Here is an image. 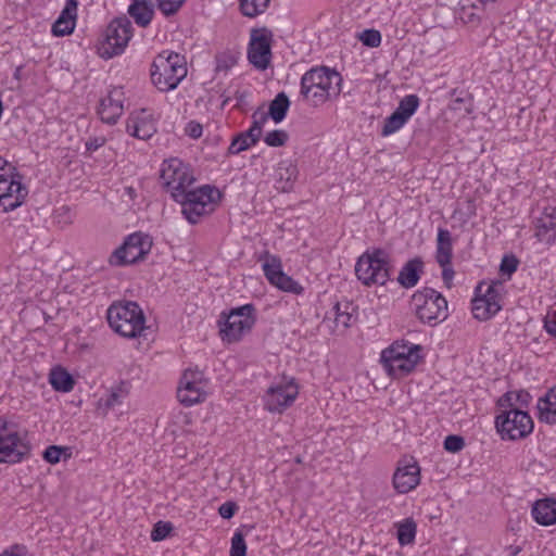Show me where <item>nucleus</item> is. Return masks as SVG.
<instances>
[{
  "label": "nucleus",
  "instance_id": "13",
  "mask_svg": "<svg viewBox=\"0 0 556 556\" xmlns=\"http://www.w3.org/2000/svg\"><path fill=\"white\" fill-rule=\"evenodd\" d=\"M152 248V240L149 235L134 232L129 235L110 256V264L114 266H126L142 261Z\"/></svg>",
  "mask_w": 556,
  "mask_h": 556
},
{
  "label": "nucleus",
  "instance_id": "3",
  "mask_svg": "<svg viewBox=\"0 0 556 556\" xmlns=\"http://www.w3.org/2000/svg\"><path fill=\"white\" fill-rule=\"evenodd\" d=\"M187 73L185 56L174 51H162L151 65L152 84L162 92L176 89Z\"/></svg>",
  "mask_w": 556,
  "mask_h": 556
},
{
  "label": "nucleus",
  "instance_id": "33",
  "mask_svg": "<svg viewBox=\"0 0 556 556\" xmlns=\"http://www.w3.org/2000/svg\"><path fill=\"white\" fill-rule=\"evenodd\" d=\"M290 106V101L285 92H279L269 104L268 116L275 123H280L285 119Z\"/></svg>",
  "mask_w": 556,
  "mask_h": 556
},
{
  "label": "nucleus",
  "instance_id": "17",
  "mask_svg": "<svg viewBox=\"0 0 556 556\" xmlns=\"http://www.w3.org/2000/svg\"><path fill=\"white\" fill-rule=\"evenodd\" d=\"M207 380L203 371L195 369H186L177 389V397L185 406H192L206 397Z\"/></svg>",
  "mask_w": 556,
  "mask_h": 556
},
{
  "label": "nucleus",
  "instance_id": "48",
  "mask_svg": "<svg viewBox=\"0 0 556 556\" xmlns=\"http://www.w3.org/2000/svg\"><path fill=\"white\" fill-rule=\"evenodd\" d=\"M236 58L228 53H222L216 56V71H228L236 64Z\"/></svg>",
  "mask_w": 556,
  "mask_h": 556
},
{
  "label": "nucleus",
  "instance_id": "11",
  "mask_svg": "<svg viewBox=\"0 0 556 556\" xmlns=\"http://www.w3.org/2000/svg\"><path fill=\"white\" fill-rule=\"evenodd\" d=\"M14 168L0 156V211L10 212L21 206L27 194V188L13 175Z\"/></svg>",
  "mask_w": 556,
  "mask_h": 556
},
{
  "label": "nucleus",
  "instance_id": "45",
  "mask_svg": "<svg viewBox=\"0 0 556 556\" xmlns=\"http://www.w3.org/2000/svg\"><path fill=\"white\" fill-rule=\"evenodd\" d=\"M68 447L50 445L48 446L42 454L43 459L49 464H58L61 460V456L64 453H67Z\"/></svg>",
  "mask_w": 556,
  "mask_h": 556
},
{
  "label": "nucleus",
  "instance_id": "42",
  "mask_svg": "<svg viewBox=\"0 0 556 556\" xmlns=\"http://www.w3.org/2000/svg\"><path fill=\"white\" fill-rule=\"evenodd\" d=\"M186 0H156L159 10L166 16L176 14Z\"/></svg>",
  "mask_w": 556,
  "mask_h": 556
},
{
  "label": "nucleus",
  "instance_id": "58",
  "mask_svg": "<svg viewBox=\"0 0 556 556\" xmlns=\"http://www.w3.org/2000/svg\"><path fill=\"white\" fill-rule=\"evenodd\" d=\"M22 72H23V65L16 66L15 71L13 73V78L16 79L17 81L22 80Z\"/></svg>",
  "mask_w": 556,
  "mask_h": 556
},
{
  "label": "nucleus",
  "instance_id": "2",
  "mask_svg": "<svg viewBox=\"0 0 556 556\" xmlns=\"http://www.w3.org/2000/svg\"><path fill=\"white\" fill-rule=\"evenodd\" d=\"M111 329L127 339H135L146 330V317L137 302L116 301L106 311Z\"/></svg>",
  "mask_w": 556,
  "mask_h": 556
},
{
  "label": "nucleus",
  "instance_id": "53",
  "mask_svg": "<svg viewBox=\"0 0 556 556\" xmlns=\"http://www.w3.org/2000/svg\"><path fill=\"white\" fill-rule=\"evenodd\" d=\"M440 266L442 267V279H443V282H444V285L447 288H451L452 283H453V278H454L455 271H454V269H453L451 264H448V265H440Z\"/></svg>",
  "mask_w": 556,
  "mask_h": 556
},
{
  "label": "nucleus",
  "instance_id": "1",
  "mask_svg": "<svg viewBox=\"0 0 556 556\" xmlns=\"http://www.w3.org/2000/svg\"><path fill=\"white\" fill-rule=\"evenodd\" d=\"M342 77L336 70L315 66L301 77L300 94L313 106L326 103L341 93Z\"/></svg>",
  "mask_w": 556,
  "mask_h": 556
},
{
  "label": "nucleus",
  "instance_id": "60",
  "mask_svg": "<svg viewBox=\"0 0 556 556\" xmlns=\"http://www.w3.org/2000/svg\"><path fill=\"white\" fill-rule=\"evenodd\" d=\"M61 210L64 211L65 213H68V211H70L68 207H65V206H63Z\"/></svg>",
  "mask_w": 556,
  "mask_h": 556
},
{
  "label": "nucleus",
  "instance_id": "8",
  "mask_svg": "<svg viewBox=\"0 0 556 556\" xmlns=\"http://www.w3.org/2000/svg\"><path fill=\"white\" fill-rule=\"evenodd\" d=\"M504 283L500 280L481 281L475 289L471 312L476 319L486 321L503 307Z\"/></svg>",
  "mask_w": 556,
  "mask_h": 556
},
{
  "label": "nucleus",
  "instance_id": "37",
  "mask_svg": "<svg viewBox=\"0 0 556 556\" xmlns=\"http://www.w3.org/2000/svg\"><path fill=\"white\" fill-rule=\"evenodd\" d=\"M419 98L416 94L405 96L399 103L395 112L408 121L419 106Z\"/></svg>",
  "mask_w": 556,
  "mask_h": 556
},
{
  "label": "nucleus",
  "instance_id": "52",
  "mask_svg": "<svg viewBox=\"0 0 556 556\" xmlns=\"http://www.w3.org/2000/svg\"><path fill=\"white\" fill-rule=\"evenodd\" d=\"M105 141H106V139L104 137H92V138H89L86 141V143H85L86 150L88 152H94L99 148L103 147Z\"/></svg>",
  "mask_w": 556,
  "mask_h": 556
},
{
  "label": "nucleus",
  "instance_id": "21",
  "mask_svg": "<svg viewBox=\"0 0 556 556\" xmlns=\"http://www.w3.org/2000/svg\"><path fill=\"white\" fill-rule=\"evenodd\" d=\"M124 92L122 88L112 89L109 94L101 99L98 114L101 121L109 125L117 123L124 112Z\"/></svg>",
  "mask_w": 556,
  "mask_h": 556
},
{
  "label": "nucleus",
  "instance_id": "55",
  "mask_svg": "<svg viewBox=\"0 0 556 556\" xmlns=\"http://www.w3.org/2000/svg\"><path fill=\"white\" fill-rule=\"evenodd\" d=\"M202 130V126L194 122H190L186 128L187 134L194 139L201 137Z\"/></svg>",
  "mask_w": 556,
  "mask_h": 556
},
{
  "label": "nucleus",
  "instance_id": "56",
  "mask_svg": "<svg viewBox=\"0 0 556 556\" xmlns=\"http://www.w3.org/2000/svg\"><path fill=\"white\" fill-rule=\"evenodd\" d=\"M242 132L250 140V142H253L254 146L258 142V140L262 136V131H260L252 125L248 130L242 131Z\"/></svg>",
  "mask_w": 556,
  "mask_h": 556
},
{
  "label": "nucleus",
  "instance_id": "22",
  "mask_svg": "<svg viewBox=\"0 0 556 556\" xmlns=\"http://www.w3.org/2000/svg\"><path fill=\"white\" fill-rule=\"evenodd\" d=\"M534 236L546 244L556 241V206H546L536 218Z\"/></svg>",
  "mask_w": 556,
  "mask_h": 556
},
{
  "label": "nucleus",
  "instance_id": "43",
  "mask_svg": "<svg viewBox=\"0 0 556 556\" xmlns=\"http://www.w3.org/2000/svg\"><path fill=\"white\" fill-rule=\"evenodd\" d=\"M518 265L519 261L515 255H504L500 265V271L503 276H507L509 279L511 275L517 270Z\"/></svg>",
  "mask_w": 556,
  "mask_h": 556
},
{
  "label": "nucleus",
  "instance_id": "18",
  "mask_svg": "<svg viewBox=\"0 0 556 556\" xmlns=\"http://www.w3.org/2000/svg\"><path fill=\"white\" fill-rule=\"evenodd\" d=\"M262 267L267 280L279 290L296 295L303 293L304 288L282 271L281 260L278 256L266 253Z\"/></svg>",
  "mask_w": 556,
  "mask_h": 556
},
{
  "label": "nucleus",
  "instance_id": "49",
  "mask_svg": "<svg viewBox=\"0 0 556 556\" xmlns=\"http://www.w3.org/2000/svg\"><path fill=\"white\" fill-rule=\"evenodd\" d=\"M237 510L238 505L231 501L223 503L218 508V513L224 519H230Z\"/></svg>",
  "mask_w": 556,
  "mask_h": 556
},
{
  "label": "nucleus",
  "instance_id": "39",
  "mask_svg": "<svg viewBox=\"0 0 556 556\" xmlns=\"http://www.w3.org/2000/svg\"><path fill=\"white\" fill-rule=\"evenodd\" d=\"M253 142H250V140L243 135V132H239L230 142V146L228 147V154L237 155L249 148H251Z\"/></svg>",
  "mask_w": 556,
  "mask_h": 556
},
{
  "label": "nucleus",
  "instance_id": "47",
  "mask_svg": "<svg viewBox=\"0 0 556 556\" xmlns=\"http://www.w3.org/2000/svg\"><path fill=\"white\" fill-rule=\"evenodd\" d=\"M444 448L450 453H458L465 446V440L460 435L450 434L444 439Z\"/></svg>",
  "mask_w": 556,
  "mask_h": 556
},
{
  "label": "nucleus",
  "instance_id": "57",
  "mask_svg": "<svg viewBox=\"0 0 556 556\" xmlns=\"http://www.w3.org/2000/svg\"><path fill=\"white\" fill-rule=\"evenodd\" d=\"M544 329L546 332L556 338V319L546 317L544 319Z\"/></svg>",
  "mask_w": 556,
  "mask_h": 556
},
{
  "label": "nucleus",
  "instance_id": "4",
  "mask_svg": "<svg viewBox=\"0 0 556 556\" xmlns=\"http://www.w3.org/2000/svg\"><path fill=\"white\" fill-rule=\"evenodd\" d=\"M220 198V191L216 187L204 185L199 188L188 189L175 202L181 205V214L185 218L190 224H197L203 216L214 212Z\"/></svg>",
  "mask_w": 556,
  "mask_h": 556
},
{
  "label": "nucleus",
  "instance_id": "51",
  "mask_svg": "<svg viewBox=\"0 0 556 556\" xmlns=\"http://www.w3.org/2000/svg\"><path fill=\"white\" fill-rule=\"evenodd\" d=\"M268 114L261 111H255L252 115L253 123L252 126L258 129L260 131L263 130V126L268 121Z\"/></svg>",
  "mask_w": 556,
  "mask_h": 556
},
{
  "label": "nucleus",
  "instance_id": "5",
  "mask_svg": "<svg viewBox=\"0 0 556 556\" xmlns=\"http://www.w3.org/2000/svg\"><path fill=\"white\" fill-rule=\"evenodd\" d=\"M391 258L389 253L379 248L364 252L355 264L357 279L367 287L384 286L390 279Z\"/></svg>",
  "mask_w": 556,
  "mask_h": 556
},
{
  "label": "nucleus",
  "instance_id": "30",
  "mask_svg": "<svg viewBox=\"0 0 556 556\" xmlns=\"http://www.w3.org/2000/svg\"><path fill=\"white\" fill-rule=\"evenodd\" d=\"M539 418L548 425H556V386L538 403Z\"/></svg>",
  "mask_w": 556,
  "mask_h": 556
},
{
  "label": "nucleus",
  "instance_id": "35",
  "mask_svg": "<svg viewBox=\"0 0 556 556\" xmlns=\"http://www.w3.org/2000/svg\"><path fill=\"white\" fill-rule=\"evenodd\" d=\"M270 0H239L241 13L247 17H256L264 13Z\"/></svg>",
  "mask_w": 556,
  "mask_h": 556
},
{
  "label": "nucleus",
  "instance_id": "38",
  "mask_svg": "<svg viewBox=\"0 0 556 556\" xmlns=\"http://www.w3.org/2000/svg\"><path fill=\"white\" fill-rule=\"evenodd\" d=\"M407 121L404 119L400 114H397L395 111L386 118L381 135L383 137L390 136L397 130H400Z\"/></svg>",
  "mask_w": 556,
  "mask_h": 556
},
{
  "label": "nucleus",
  "instance_id": "34",
  "mask_svg": "<svg viewBox=\"0 0 556 556\" xmlns=\"http://www.w3.org/2000/svg\"><path fill=\"white\" fill-rule=\"evenodd\" d=\"M531 400V395L527 391H510L506 392L497 401L498 407H526Z\"/></svg>",
  "mask_w": 556,
  "mask_h": 556
},
{
  "label": "nucleus",
  "instance_id": "32",
  "mask_svg": "<svg viewBox=\"0 0 556 556\" xmlns=\"http://www.w3.org/2000/svg\"><path fill=\"white\" fill-rule=\"evenodd\" d=\"M353 311L354 307L351 302H337L332 307L336 326L338 328L341 327L342 329L350 327L352 321L355 319Z\"/></svg>",
  "mask_w": 556,
  "mask_h": 556
},
{
  "label": "nucleus",
  "instance_id": "19",
  "mask_svg": "<svg viewBox=\"0 0 556 556\" xmlns=\"http://www.w3.org/2000/svg\"><path fill=\"white\" fill-rule=\"evenodd\" d=\"M270 36L271 34L266 28L262 30L253 29L251 33L248 59L257 70L264 71L269 65L271 58Z\"/></svg>",
  "mask_w": 556,
  "mask_h": 556
},
{
  "label": "nucleus",
  "instance_id": "16",
  "mask_svg": "<svg viewBox=\"0 0 556 556\" xmlns=\"http://www.w3.org/2000/svg\"><path fill=\"white\" fill-rule=\"evenodd\" d=\"M299 395V386L294 378L283 377L273 383L263 396L264 407L270 413L281 414L290 407Z\"/></svg>",
  "mask_w": 556,
  "mask_h": 556
},
{
  "label": "nucleus",
  "instance_id": "9",
  "mask_svg": "<svg viewBox=\"0 0 556 556\" xmlns=\"http://www.w3.org/2000/svg\"><path fill=\"white\" fill-rule=\"evenodd\" d=\"M533 427L531 416L519 407H500L495 417V428L503 440H522L532 433Z\"/></svg>",
  "mask_w": 556,
  "mask_h": 556
},
{
  "label": "nucleus",
  "instance_id": "12",
  "mask_svg": "<svg viewBox=\"0 0 556 556\" xmlns=\"http://www.w3.org/2000/svg\"><path fill=\"white\" fill-rule=\"evenodd\" d=\"M132 37V25L127 16H118L111 21L104 34V40L99 47V54L103 59H111L122 54Z\"/></svg>",
  "mask_w": 556,
  "mask_h": 556
},
{
  "label": "nucleus",
  "instance_id": "25",
  "mask_svg": "<svg viewBox=\"0 0 556 556\" xmlns=\"http://www.w3.org/2000/svg\"><path fill=\"white\" fill-rule=\"evenodd\" d=\"M299 176V169L291 160H282L278 163L274 179L275 188L280 192H290Z\"/></svg>",
  "mask_w": 556,
  "mask_h": 556
},
{
  "label": "nucleus",
  "instance_id": "23",
  "mask_svg": "<svg viewBox=\"0 0 556 556\" xmlns=\"http://www.w3.org/2000/svg\"><path fill=\"white\" fill-rule=\"evenodd\" d=\"M420 480V468L417 463L399 467L393 475V486L401 493L405 494L414 490Z\"/></svg>",
  "mask_w": 556,
  "mask_h": 556
},
{
  "label": "nucleus",
  "instance_id": "41",
  "mask_svg": "<svg viewBox=\"0 0 556 556\" xmlns=\"http://www.w3.org/2000/svg\"><path fill=\"white\" fill-rule=\"evenodd\" d=\"M229 556H247V544L244 536L241 532H235L231 538L230 555Z\"/></svg>",
  "mask_w": 556,
  "mask_h": 556
},
{
  "label": "nucleus",
  "instance_id": "29",
  "mask_svg": "<svg viewBox=\"0 0 556 556\" xmlns=\"http://www.w3.org/2000/svg\"><path fill=\"white\" fill-rule=\"evenodd\" d=\"M453 241L451 232L447 229L439 228L437 237L435 260L439 265H448L452 263Z\"/></svg>",
  "mask_w": 556,
  "mask_h": 556
},
{
  "label": "nucleus",
  "instance_id": "50",
  "mask_svg": "<svg viewBox=\"0 0 556 556\" xmlns=\"http://www.w3.org/2000/svg\"><path fill=\"white\" fill-rule=\"evenodd\" d=\"M0 556H31L25 545L15 544L4 549Z\"/></svg>",
  "mask_w": 556,
  "mask_h": 556
},
{
  "label": "nucleus",
  "instance_id": "27",
  "mask_svg": "<svg viewBox=\"0 0 556 556\" xmlns=\"http://www.w3.org/2000/svg\"><path fill=\"white\" fill-rule=\"evenodd\" d=\"M422 268H424V262L421 261V258L415 257V258L409 260L401 268L399 276H397V282L403 288H406V289L415 287L420 279Z\"/></svg>",
  "mask_w": 556,
  "mask_h": 556
},
{
  "label": "nucleus",
  "instance_id": "24",
  "mask_svg": "<svg viewBox=\"0 0 556 556\" xmlns=\"http://www.w3.org/2000/svg\"><path fill=\"white\" fill-rule=\"evenodd\" d=\"M78 0H66L64 9L52 25V34L58 37L71 35L76 26Z\"/></svg>",
  "mask_w": 556,
  "mask_h": 556
},
{
  "label": "nucleus",
  "instance_id": "40",
  "mask_svg": "<svg viewBox=\"0 0 556 556\" xmlns=\"http://www.w3.org/2000/svg\"><path fill=\"white\" fill-rule=\"evenodd\" d=\"M288 138L289 136L286 130L275 129L266 134V136L264 137V142L268 147L278 148L285 146L286 142L288 141Z\"/></svg>",
  "mask_w": 556,
  "mask_h": 556
},
{
  "label": "nucleus",
  "instance_id": "44",
  "mask_svg": "<svg viewBox=\"0 0 556 556\" xmlns=\"http://www.w3.org/2000/svg\"><path fill=\"white\" fill-rule=\"evenodd\" d=\"M359 40L364 46L369 48H377L381 43V34L376 29H365L359 35Z\"/></svg>",
  "mask_w": 556,
  "mask_h": 556
},
{
  "label": "nucleus",
  "instance_id": "54",
  "mask_svg": "<svg viewBox=\"0 0 556 556\" xmlns=\"http://www.w3.org/2000/svg\"><path fill=\"white\" fill-rule=\"evenodd\" d=\"M121 394L117 391H112L106 399L104 400V406L106 408H112L117 404H121Z\"/></svg>",
  "mask_w": 556,
  "mask_h": 556
},
{
  "label": "nucleus",
  "instance_id": "59",
  "mask_svg": "<svg viewBox=\"0 0 556 556\" xmlns=\"http://www.w3.org/2000/svg\"><path fill=\"white\" fill-rule=\"evenodd\" d=\"M463 102H464V99H462V98H456V99L454 100V109H457L456 104H458V103H463Z\"/></svg>",
  "mask_w": 556,
  "mask_h": 556
},
{
  "label": "nucleus",
  "instance_id": "31",
  "mask_svg": "<svg viewBox=\"0 0 556 556\" xmlns=\"http://www.w3.org/2000/svg\"><path fill=\"white\" fill-rule=\"evenodd\" d=\"M49 382L55 391L70 392L73 390L75 381L67 370L58 366L51 369Z\"/></svg>",
  "mask_w": 556,
  "mask_h": 556
},
{
  "label": "nucleus",
  "instance_id": "20",
  "mask_svg": "<svg viewBox=\"0 0 556 556\" xmlns=\"http://www.w3.org/2000/svg\"><path fill=\"white\" fill-rule=\"evenodd\" d=\"M127 132L137 139L149 140L156 132V124L148 110L132 112L127 118Z\"/></svg>",
  "mask_w": 556,
  "mask_h": 556
},
{
  "label": "nucleus",
  "instance_id": "7",
  "mask_svg": "<svg viewBox=\"0 0 556 556\" xmlns=\"http://www.w3.org/2000/svg\"><path fill=\"white\" fill-rule=\"evenodd\" d=\"M410 304L422 324L434 326L448 316L446 299L432 288L417 290L412 296Z\"/></svg>",
  "mask_w": 556,
  "mask_h": 556
},
{
  "label": "nucleus",
  "instance_id": "14",
  "mask_svg": "<svg viewBox=\"0 0 556 556\" xmlns=\"http://www.w3.org/2000/svg\"><path fill=\"white\" fill-rule=\"evenodd\" d=\"M29 452V446L22 440L16 425L0 417V463H20Z\"/></svg>",
  "mask_w": 556,
  "mask_h": 556
},
{
  "label": "nucleus",
  "instance_id": "15",
  "mask_svg": "<svg viewBox=\"0 0 556 556\" xmlns=\"http://www.w3.org/2000/svg\"><path fill=\"white\" fill-rule=\"evenodd\" d=\"M225 320L220 325V334L223 340L227 342H236L241 337L251 330L255 323L254 306L245 304L240 307L233 308L228 315L223 313Z\"/></svg>",
  "mask_w": 556,
  "mask_h": 556
},
{
  "label": "nucleus",
  "instance_id": "36",
  "mask_svg": "<svg viewBox=\"0 0 556 556\" xmlns=\"http://www.w3.org/2000/svg\"><path fill=\"white\" fill-rule=\"evenodd\" d=\"M416 522L412 518H406L404 521L397 523V540L404 546L412 544L416 536Z\"/></svg>",
  "mask_w": 556,
  "mask_h": 556
},
{
  "label": "nucleus",
  "instance_id": "26",
  "mask_svg": "<svg viewBox=\"0 0 556 556\" xmlns=\"http://www.w3.org/2000/svg\"><path fill=\"white\" fill-rule=\"evenodd\" d=\"M531 516L543 527L556 525V498L543 497L536 500L531 507Z\"/></svg>",
  "mask_w": 556,
  "mask_h": 556
},
{
  "label": "nucleus",
  "instance_id": "10",
  "mask_svg": "<svg viewBox=\"0 0 556 556\" xmlns=\"http://www.w3.org/2000/svg\"><path fill=\"white\" fill-rule=\"evenodd\" d=\"M161 179L174 201L178 197H182V193L188 189L193 188V184L195 182L191 167L177 157H172L163 162Z\"/></svg>",
  "mask_w": 556,
  "mask_h": 556
},
{
  "label": "nucleus",
  "instance_id": "28",
  "mask_svg": "<svg viewBox=\"0 0 556 556\" xmlns=\"http://www.w3.org/2000/svg\"><path fill=\"white\" fill-rule=\"evenodd\" d=\"M127 12L138 26L147 27L153 18L154 4L151 0H132Z\"/></svg>",
  "mask_w": 556,
  "mask_h": 556
},
{
  "label": "nucleus",
  "instance_id": "46",
  "mask_svg": "<svg viewBox=\"0 0 556 556\" xmlns=\"http://www.w3.org/2000/svg\"><path fill=\"white\" fill-rule=\"evenodd\" d=\"M173 530V526L170 522L159 521L155 523L152 532L151 540L154 542H159L164 540Z\"/></svg>",
  "mask_w": 556,
  "mask_h": 556
},
{
  "label": "nucleus",
  "instance_id": "6",
  "mask_svg": "<svg viewBox=\"0 0 556 556\" xmlns=\"http://www.w3.org/2000/svg\"><path fill=\"white\" fill-rule=\"evenodd\" d=\"M420 346L417 344L395 341L381 353V362L389 376L403 378L410 374L421 359Z\"/></svg>",
  "mask_w": 556,
  "mask_h": 556
}]
</instances>
